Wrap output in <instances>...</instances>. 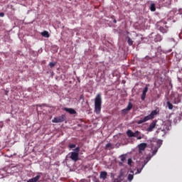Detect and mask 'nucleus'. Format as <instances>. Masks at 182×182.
Segmentation results:
<instances>
[{"label": "nucleus", "instance_id": "obj_2", "mask_svg": "<svg viewBox=\"0 0 182 182\" xmlns=\"http://www.w3.org/2000/svg\"><path fill=\"white\" fill-rule=\"evenodd\" d=\"M159 112H157V109L152 111L150 114L145 117L143 119H140L138 122H136L137 124H143V123H146V122H148V120H153V119H154V117Z\"/></svg>", "mask_w": 182, "mask_h": 182}, {"label": "nucleus", "instance_id": "obj_4", "mask_svg": "<svg viewBox=\"0 0 182 182\" xmlns=\"http://www.w3.org/2000/svg\"><path fill=\"white\" fill-rule=\"evenodd\" d=\"M127 136L128 137H136L137 140H141L144 137V135L140 132L136 131L135 132H132L131 129L127 131Z\"/></svg>", "mask_w": 182, "mask_h": 182}, {"label": "nucleus", "instance_id": "obj_9", "mask_svg": "<svg viewBox=\"0 0 182 182\" xmlns=\"http://www.w3.org/2000/svg\"><path fill=\"white\" fill-rule=\"evenodd\" d=\"M63 110L68 113H70V114H76V111L73 108L64 107Z\"/></svg>", "mask_w": 182, "mask_h": 182}, {"label": "nucleus", "instance_id": "obj_6", "mask_svg": "<svg viewBox=\"0 0 182 182\" xmlns=\"http://www.w3.org/2000/svg\"><path fill=\"white\" fill-rule=\"evenodd\" d=\"M66 120V115L62 114L60 117H54L52 119V123H62Z\"/></svg>", "mask_w": 182, "mask_h": 182}, {"label": "nucleus", "instance_id": "obj_24", "mask_svg": "<svg viewBox=\"0 0 182 182\" xmlns=\"http://www.w3.org/2000/svg\"><path fill=\"white\" fill-rule=\"evenodd\" d=\"M132 163H133V160L131 158H129L128 159V165L132 166Z\"/></svg>", "mask_w": 182, "mask_h": 182}, {"label": "nucleus", "instance_id": "obj_17", "mask_svg": "<svg viewBox=\"0 0 182 182\" xmlns=\"http://www.w3.org/2000/svg\"><path fill=\"white\" fill-rule=\"evenodd\" d=\"M132 107H133V105L132 104V102H129L127 108H125V109H127V110L128 112H130V110H132Z\"/></svg>", "mask_w": 182, "mask_h": 182}, {"label": "nucleus", "instance_id": "obj_30", "mask_svg": "<svg viewBox=\"0 0 182 182\" xmlns=\"http://www.w3.org/2000/svg\"><path fill=\"white\" fill-rule=\"evenodd\" d=\"M143 167H144V165L142 166V168L140 170H137L138 173H141V170H143Z\"/></svg>", "mask_w": 182, "mask_h": 182}, {"label": "nucleus", "instance_id": "obj_10", "mask_svg": "<svg viewBox=\"0 0 182 182\" xmlns=\"http://www.w3.org/2000/svg\"><path fill=\"white\" fill-rule=\"evenodd\" d=\"M156 127V122H152L146 129V132H151Z\"/></svg>", "mask_w": 182, "mask_h": 182}, {"label": "nucleus", "instance_id": "obj_28", "mask_svg": "<svg viewBox=\"0 0 182 182\" xmlns=\"http://www.w3.org/2000/svg\"><path fill=\"white\" fill-rule=\"evenodd\" d=\"M157 154V149L154 150L152 152L153 156H155V154Z\"/></svg>", "mask_w": 182, "mask_h": 182}, {"label": "nucleus", "instance_id": "obj_31", "mask_svg": "<svg viewBox=\"0 0 182 182\" xmlns=\"http://www.w3.org/2000/svg\"><path fill=\"white\" fill-rule=\"evenodd\" d=\"M113 22H114V23H117V21L116 19H114V20L113 21Z\"/></svg>", "mask_w": 182, "mask_h": 182}, {"label": "nucleus", "instance_id": "obj_27", "mask_svg": "<svg viewBox=\"0 0 182 182\" xmlns=\"http://www.w3.org/2000/svg\"><path fill=\"white\" fill-rule=\"evenodd\" d=\"M80 100H85V96H83V95L80 96Z\"/></svg>", "mask_w": 182, "mask_h": 182}, {"label": "nucleus", "instance_id": "obj_22", "mask_svg": "<svg viewBox=\"0 0 182 182\" xmlns=\"http://www.w3.org/2000/svg\"><path fill=\"white\" fill-rule=\"evenodd\" d=\"M49 66H50V68H55V66H56V62H55V63H53V62H51V63H49Z\"/></svg>", "mask_w": 182, "mask_h": 182}, {"label": "nucleus", "instance_id": "obj_1", "mask_svg": "<svg viewBox=\"0 0 182 182\" xmlns=\"http://www.w3.org/2000/svg\"><path fill=\"white\" fill-rule=\"evenodd\" d=\"M102 111V95L97 94L95 99V112L97 114H100Z\"/></svg>", "mask_w": 182, "mask_h": 182}, {"label": "nucleus", "instance_id": "obj_29", "mask_svg": "<svg viewBox=\"0 0 182 182\" xmlns=\"http://www.w3.org/2000/svg\"><path fill=\"white\" fill-rule=\"evenodd\" d=\"M5 16V14L4 13H0V17L1 18H4Z\"/></svg>", "mask_w": 182, "mask_h": 182}, {"label": "nucleus", "instance_id": "obj_20", "mask_svg": "<svg viewBox=\"0 0 182 182\" xmlns=\"http://www.w3.org/2000/svg\"><path fill=\"white\" fill-rule=\"evenodd\" d=\"M105 149H113V145L111 143H108L106 144Z\"/></svg>", "mask_w": 182, "mask_h": 182}, {"label": "nucleus", "instance_id": "obj_19", "mask_svg": "<svg viewBox=\"0 0 182 182\" xmlns=\"http://www.w3.org/2000/svg\"><path fill=\"white\" fill-rule=\"evenodd\" d=\"M126 157H127L126 154H123L120 156L121 161H122V163H124L126 160Z\"/></svg>", "mask_w": 182, "mask_h": 182}, {"label": "nucleus", "instance_id": "obj_11", "mask_svg": "<svg viewBox=\"0 0 182 182\" xmlns=\"http://www.w3.org/2000/svg\"><path fill=\"white\" fill-rule=\"evenodd\" d=\"M164 6H170L171 5V0H161Z\"/></svg>", "mask_w": 182, "mask_h": 182}, {"label": "nucleus", "instance_id": "obj_26", "mask_svg": "<svg viewBox=\"0 0 182 182\" xmlns=\"http://www.w3.org/2000/svg\"><path fill=\"white\" fill-rule=\"evenodd\" d=\"M145 59H146V60H151V57L149 56V55H146L145 57Z\"/></svg>", "mask_w": 182, "mask_h": 182}, {"label": "nucleus", "instance_id": "obj_7", "mask_svg": "<svg viewBox=\"0 0 182 182\" xmlns=\"http://www.w3.org/2000/svg\"><path fill=\"white\" fill-rule=\"evenodd\" d=\"M149 92V87H145L142 91V95L141 96V100L144 101L146 100V96Z\"/></svg>", "mask_w": 182, "mask_h": 182}, {"label": "nucleus", "instance_id": "obj_12", "mask_svg": "<svg viewBox=\"0 0 182 182\" xmlns=\"http://www.w3.org/2000/svg\"><path fill=\"white\" fill-rule=\"evenodd\" d=\"M100 178H102V180H106L107 178V172L102 171L100 174Z\"/></svg>", "mask_w": 182, "mask_h": 182}, {"label": "nucleus", "instance_id": "obj_13", "mask_svg": "<svg viewBox=\"0 0 182 182\" xmlns=\"http://www.w3.org/2000/svg\"><path fill=\"white\" fill-rule=\"evenodd\" d=\"M155 42H161L163 41V37L161 35H156L154 38Z\"/></svg>", "mask_w": 182, "mask_h": 182}, {"label": "nucleus", "instance_id": "obj_8", "mask_svg": "<svg viewBox=\"0 0 182 182\" xmlns=\"http://www.w3.org/2000/svg\"><path fill=\"white\" fill-rule=\"evenodd\" d=\"M138 147H139V153H141V151H144V150H146V149L147 148V144L141 143L138 146Z\"/></svg>", "mask_w": 182, "mask_h": 182}, {"label": "nucleus", "instance_id": "obj_14", "mask_svg": "<svg viewBox=\"0 0 182 182\" xmlns=\"http://www.w3.org/2000/svg\"><path fill=\"white\" fill-rule=\"evenodd\" d=\"M149 9L151 12H156V4L154 3L151 4Z\"/></svg>", "mask_w": 182, "mask_h": 182}, {"label": "nucleus", "instance_id": "obj_25", "mask_svg": "<svg viewBox=\"0 0 182 182\" xmlns=\"http://www.w3.org/2000/svg\"><path fill=\"white\" fill-rule=\"evenodd\" d=\"M127 112H129L128 110H127V109H124L122 110V114H127Z\"/></svg>", "mask_w": 182, "mask_h": 182}, {"label": "nucleus", "instance_id": "obj_18", "mask_svg": "<svg viewBox=\"0 0 182 182\" xmlns=\"http://www.w3.org/2000/svg\"><path fill=\"white\" fill-rule=\"evenodd\" d=\"M166 105H167V106H168V109H169V110H173V104H171V102H166Z\"/></svg>", "mask_w": 182, "mask_h": 182}, {"label": "nucleus", "instance_id": "obj_23", "mask_svg": "<svg viewBox=\"0 0 182 182\" xmlns=\"http://www.w3.org/2000/svg\"><path fill=\"white\" fill-rule=\"evenodd\" d=\"M69 149H75V147H76V144H72L68 145Z\"/></svg>", "mask_w": 182, "mask_h": 182}, {"label": "nucleus", "instance_id": "obj_16", "mask_svg": "<svg viewBox=\"0 0 182 182\" xmlns=\"http://www.w3.org/2000/svg\"><path fill=\"white\" fill-rule=\"evenodd\" d=\"M127 43L129 45V46H132V45H133V40H132V38H130V37L127 36Z\"/></svg>", "mask_w": 182, "mask_h": 182}, {"label": "nucleus", "instance_id": "obj_5", "mask_svg": "<svg viewBox=\"0 0 182 182\" xmlns=\"http://www.w3.org/2000/svg\"><path fill=\"white\" fill-rule=\"evenodd\" d=\"M166 22H159L156 25V29L161 31V33H167L168 32V27L166 26Z\"/></svg>", "mask_w": 182, "mask_h": 182}, {"label": "nucleus", "instance_id": "obj_32", "mask_svg": "<svg viewBox=\"0 0 182 182\" xmlns=\"http://www.w3.org/2000/svg\"><path fill=\"white\" fill-rule=\"evenodd\" d=\"M39 174H42V173H39Z\"/></svg>", "mask_w": 182, "mask_h": 182}, {"label": "nucleus", "instance_id": "obj_3", "mask_svg": "<svg viewBox=\"0 0 182 182\" xmlns=\"http://www.w3.org/2000/svg\"><path fill=\"white\" fill-rule=\"evenodd\" d=\"M79 153H80V147L77 146L74 149V151L70 152L68 156L73 161H77L79 160Z\"/></svg>", "mask_w": 182, "mask_h": 182}, {"label": "nucleus", "instance_id": "obj_21", "mask_svg": "<svg viewBox=\"0 0 182 182\" xmlns=\"http://www.w3.org/2000/svg\"><path fill=\"white\" fill-rule=\"evenodd\" d=\"M134 177V176H133V174H129L128 175V181H132V180H133Z\"/></svg>", "mask_w": 182, "mask_h": 182}, {"label": "nucleus", "instance_id": "obj_15", "mask_svg": "<svg viewBox=\"0 0 182 182\" xmlns=\"http://www.w3.org/2000/svg\"><path fill=\"white\" fill-rule=\"evenodd\" d=\"M42 36H43L44 38H49L50 35H49V32L44 31L41 33Z\"/></svg>", "mask_w": 182, "mask_h": 182}]
</instances>
